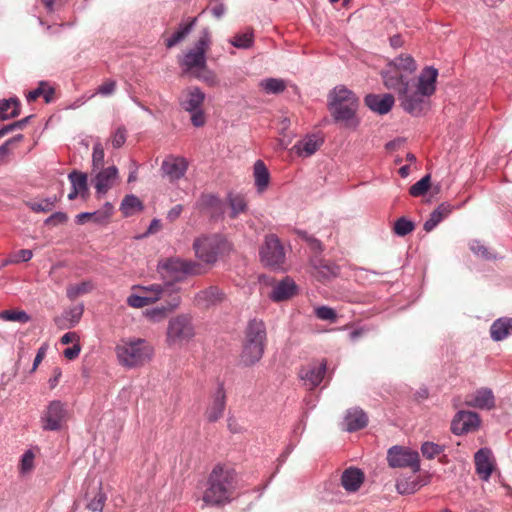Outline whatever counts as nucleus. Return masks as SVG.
<instances>
[{"label": "nucleus", "instance_id": "1", "mask_svg": "<svg viewBox=\"0 0 512 512\" xmlns=\"http://www.w3.org/2000/svg\"><path fill=\"white\" fill-rule=\"evenodd\" d=\"M359 105V98L344 85L334 87L328 94V109L332 118L345 128L355 130L360 125L357 117Z\"/></svg>", "mask_w": 512, "mask_h": 512}, {"label": "nucleus", "instance_id": "2", "mask_svg": "<svg viewBox=\"0 0 512 512\" xmlns=\"http://www.w3.org/2000/svg\"><path fill=\"white\" fill-rule=\"evenodd\" d=\"M236 471L224 464L211 470L202 500L208 506H219L229 502L236 488Z\"/></svg>", "mask_w": 512, "mask_h": 512}, {"label": "nucleus", "instance_id": "3", "mask_svg": "<svg viewBox=\"0 0 512 512\" xmlns=\"http://www.w3.org/2000/svg\"><path fill=\"white\" fill-rule=\"evenodd\" d=\"M267 340L266 326L262 320L251 319L246 327L240 362L245 367L258 363L264 354Z\"/></svg>", "mask_w": 512, "mask_h": 512}, {"label": "nucleus", "instance_id": "4", "mask_svg": "<svg viewBox=\"0 0 512 512\" xmlns=\"http://www.w3.org/2000/svg\"><path fill=\"white\" fill-rule=\"evenodd\" d=\"M195 256L205 264H215L220 256L230 250L227 239L219 234L201 235L193 242Z\"/></svg>", "mask_w": 512, "mask_h": 512}, {"label": "nucleus", "instance_id": "5", "mask_svg": "<svg viewBox=\"0 0 512 512\" xmlns=\"http://www.w3.org/2000/svg\"><path fill=\"white\" fill-rule=\"evenodd\" d=\"M119 363L126 368L143 365L151 357L152 350L143 339L122 341L115 348Z\"/></svg>", "mask_w": 512, "mask_h": 512}, {"label": "nucleus", "instance_id": "6", "mask_svg": "<svg viewBox=\"0 0 512 512\" xmlns=\"http://www.w3.org/2000/svg\"><path fill=\"white\" fill-rule=\"evenodd\" d=\"M158 269L176 282L183 281L187 276L205 273V268L199 262L179 257L167 258L158 264Z\"/></svg>", "mask_w": 512, "mask_h": 512}, {"label": "nucleus", "instance_id": "7", "mask_svg": "<svg viewBox=\"0 0 512 512\" xmlns=\"http://www.w3.org/2000/svg\"><path fill=\"white\" fill-rule=\"evenodd\" d=\"M260 261L265 267L273 270L281 269L286 260L282 242L276 234H267L259 249Z\"/></svg>", "mask_w": 512, "mask_h": 512}, {"label": "nucleus", "instance_id": "8", "mask_svg": "<svg viewBox=\"0 0 512 512\" xmlns=\"http://www.w3.org/2000/svg\"><path fill=\"white\" fill-rule=\"evenodd\" d=\"M430 97L428 94H423V91L417 87L412 89L409 84L398 98L405 112L414 117H420L430 109Z\"/></svg>", "mask_w": 512, "mask_h": 512}, {"label": "nucleus", "instance_id": "9", "mask_svg": "<svg viewBox=\"0 0 512 512\" xmlns=\"http://www.w3.org/2000/svg\"><path fill=\"white\" fill-rule=\"evenodd\" d=\"M195 335L191 317L177 315L170 319L167 327V343L169 345H182L190 341Z\"/></svg>", "mask_w": 512, "mask_h": 512}, {"label": "nucleus", "instance_id": "10", "mask_svg": "<svg viewBox=\"0 0 512 512\" xmlns=\"http://www.w3.org/2000/svg\"><path fill=\"white\" fill-rule=\"evenodd\" d=\"M387 461L391 468H410L413 473L420 471V456L415 450L395 445L387 451Z\"/></svg>", "mask_w": 512, "mask_h": 512}, {"label": "nucleus", "instance_id": "11", "mask_svg": "<svg viewBox=\"0 0 512 512\" xmlns=\"http://www.w3.org/2000/svg\"><path fill=\"white\" fill-rule=\"evenodd\" d=\"M194 208L199 213L207 215L211 221L222 219L225 212L224 202L214 193H201Z\"/></svg>", "mask_w": 512, "mask_h": 512}, {"label": "nucleus", "instance_id": "12", "mask_svg": "<svg viewBox=\"0 0 512 512\" xmlns=\"http://www.w3.org/2000/svg\"><path fill=\"white\" fill-rule=\"evenodd\" d=\"M188 167L189 162L185 157L169 154L161 163L160 174L170 183H175L185 176Z\"/></svg>", "mask_w": 512, "mask_h": 512}, {"label": "nucleus", "instance_id": "13", "mask_svg": "<svg viewBox=\"0 0 512 512\" xmlns=\"http://www.w3.org/2000/svg\"><path fill=\"white\" fill-rule=\"evenodd\" d=\"M67 415L66 405L60 400L51 401L41 416L42 428L45 431H59Z\"/></svg>", "mask_w": 512, "mask_h": 512}, {"label": "nucleus", "instance_id": "14", "mask_svg": "<svg viewBox=\"0 0 512 512\" xmlns=\"http://www.w3.org/2000/svg\"><path fill=\"white\" fill-rule=\"evenodd\" d=\"M481 420L478 413L473 411H458L451 422V431L454 435L461 436L477 430Z\"/></svg>", "mask_w": 512, "mask_h": 512}, {"label": "nucleus", "instance_id": "15", "mask_svg": "<svg viewBox=\"0 0 512 512\" xmlns=\"http://www.w3.org/2000/svg\"><path fill=\"white\" fill-rule=\"evenodd\" d=\"M226 299L224 291L215 285H211L197 292L194 296V302L198 307L210 308L221 304Z\"/></svg>", "mask_w": 512, "mask_h": 512}, {"label": "nucleus", "instance_id": "16", "mask_svg": "<svg viewBox=\"0 0 512 512\" xmlns=\"http://www.w3.org/2000/svg\"><path fill=\"white\" fill-rule=\"evenodd\" d=\"M225 407L226 392L223 383H219L205 412L207 420L211 423L219 420L224 413Z\"/></svg>", "mask_w": 512, "mask_h": 512}, {"label": "nucleus", "instance_id": "17", "mask_svg": "<svg viewBox=\"0 0 512 512\" xmlns=\"http://www.w3.org/2000/svg\"><path fill=\"white\" fill-rule=\"evenodd\" d=\"M365 105L379 115L387 114L394 106L395 98L390 93L368 94L364 98Z\"/></svg>", "mask_w": 512, "mask_h": 512}, {"label": "nucleus", "instance_id": "18", "mask_svg": "<svg viewBox=\"0 0 512 512\" xmlns=\"http://www.w3.org/2000/svg\"><path fill=\"white\" fill-rule=\"evenodd\" d=\"M492 457V451L487 447L480 448L474 455L476 472L484 481H488L493 472Z\"/></svg>", "mask_w": 512, "mask_h": 512}, {"label": "nucleus", "instance_id": "19", "mask_svg": "<svg viewBox=\"0 0 512 512\" xmlns=\"http://www.w3.org/2000/svg\"><path fill=\"white\" fill-rule=\"evenodd\" d=\"M326 369V362L322 361L320 364H312L302 368L299 376L304 381V384L312 390L322 382Z\"/></svg>", "mask_w": 512, "mask_h": 512}, {"label": "nucleus", "instance_id": "20", "mask_svg": "<svg viewBox=\"0 0 512 512\" xmlns=\"http://www.w3.org/2000/svg\"><path fill=\"white\" fill-rule=\"evenodd\" d=\"M298 292V286L295 281L290 277H285L279 281L270 293V299L274 302L286 301Z\"/></svg>", "mask_w": 512, "mask_h": 512}, {"label": "nucleus", "instance_id": "21", "mask_svg": "<svg viewBox=\"0 0 512 512\" xmlns=\"http://www.w3.org/2000/svg\"><path fill=\"white\" fill-rule=\"evenodd\" d=\"M118 178V169L116 166H109L101 169L94 178V186L98 195H104L112 187L114 181Z\"/></svg>", "mask_w": 512, "mask_h": 512}, {"label": "nucleus", "instance_id": "22", "mask_svg": "<svg viewBox=\"0 0 512 512\" xmlns=\"http://www.w3.org/2000/svg\"><path fill=\"white\" fill-rule=\"evenodd\" d=\"M310 264L315 273L324 280L337 277L340 273V267L338 265L324 260L319 255L312 256L310 258Z\"/></svg>", "mask_w": 512, "mask_h": 512}, {"label": "nucleus", "instance_id": "23", "mask_svg": "<svg viewBox=\"0 0 512 512\" xmlns=\"http://www.w3.org/2000/svg\"><path fill=\"white\" fill-rule=\"evenodd\" d=\"M184 72H190L194 69L205 70L207 67L206 55L193 49L188 50L179 61Z\"/></svg>", "mask_w": 512, "mask_h": 512}, {"label": "nucleus", "instance_id": "24", "mask_svg": "<svg viewBox=\"0 0 512 512\" xmlns=\"http://www.w3.org/2000/svg\"><path fill=\"white\" fill-rule=\"evenodd\" d=\"M438 76V70L433 66L425 67L418 78L416 87L423 91V94L432 96L436 91V80Z\"/></svg>", "mask_w": 512, "mask_h": 512}, {"label": "nucleus", "instance_id": "25", "mask_svg": "<svg viewBox=\"0 0 512 512\" xmlns=\"http://www.w3.org/2000/svg\"><path fill=\"white\" fill-rule=\"evenodd\" d=\"M453 209L454 206L448 202L439 204L437 208L431 212L429 218L424 222L423 229L426 232H431L439 223L452 213Z\"/></svg>", "mask_w": 512, "mask_h": 512}, {"label": "nucleus", "instance_id": "26", "mask_svg": "<svg viewBox=\"0 0 512 512\" xmlns=\"http://www.w3.org/2000/svg\"><path fill=\"white\" fill-rule=\"evenodd\" d=\"M364 480L363 472L354 467L344 470L341 476V484L348 492H356Z\"/></svg>", "mask_w": 512, "mask_h": 512}, {"label": "nucleus", "instance_id": "27", "mask_svg": "<svg viewBox=\"0 0 512 512\" xmlns=\"http://www.w3.org/2000/svg\"><path fill=\"white\" fill-rule=\"evenodd\" d=\"M180 304L179 295L175 294L172 298L167 301L166 304H161L159 306L147 309L145 311V315L148 319L158 322L162 320L166 315L177 308Z\"/></svg>", "mask_w": 512, "mask_h": 512}, {"label": "nucleus", "instance_id": "28", "mask_svg": "<svg viewBox=\"0 0 512 512\" xmlns=\"http://www.w3.org/2000/svg\"><path fill=\"white\" fill-rule=\"evenodd\" d=\"M468 404L479 409L491 410L495 407V397L490 388H480L476 390Z\"/></svg>", "mask_w": 512, "mask_h": 512}, {"label": "nucleus", "instance_id": "29", "mask_svg": "<svg viewBox=\"0 0 512 512\" xmlns=\"http://www.w3.org/2000/svg\"><path fill=\"white\" fill-rule=\"evenodd\" d=\"M197 22V18H190L186 22H181L177 30L165 40L168 49L182 42L193 30Z\"/></svg>", "mask_w": 512, "mask_h": 512}, {"label": "nucleus", "instance_id": "30", "mask_svg": "<svg viewBox=\"0 0 512 512\" xmlns=\"http://www.w3.org/2000/svg\"><path fill=\"white\" fill-rule=\"evenodd\" d=\"M254 183L257 193L262 194L269 185L270 173L262 160H257L253 166Z\"/></svg>", "mask_w": 512, "mask_h": 512}, {"label": "nucleus", "instance_id": "31", "mask_svg": "<svg viewBox=\"0 0 512 512\" xmlns=\"http://www.w3.org/2000/svg\"><path fill=\"white\" fill-rule=\"evenodd\" d=\"M382 78L384 85L387 89L395 90L398 92V96L407 88L410 84V80L406 76H403L398 71H386L382 72Z\"/></svg>", "mask_w": 512, "mask_h": 512}, {"label": "nucleus", "instance_id": "32", "mask_svg": "<svg viewBox=\"0 0 512 512\" xmlns=\"http://www.w3.org/2000/svg\"><path fill=\"white\" fill-rule=\"evenodd\" d=\"M512 333V318L501 317L495 320L490 327L492 340L499 342Z\"/></svg>", "mask_w": 512, "mask_h": 512}, {"label": "nucleus", "instance_id": "33", "mask_svg": "<svg viewBox=\"0 0 512 512\" xmlns=\"http://www.w3.org/2000/svg\"><path fill=\"white\" fill-rule=\"evenodd\" d=\"M368 417L361 409L349 410L344 418L345 429L349 432L357 431L367 425Z\"/></svg>", "mask_w": 512, "mask_h": 512}, {"label": "nucleus", "instance_id": "34", "mask_svg": "<svg viewBox=\"0 0 512 512\" xmlns=\"http://www.w3.org/2000/svg\"><path fill=\"white\" fill-rule=\"evenodd\" d=\"M204 100V92L199 87H192L188 90L187 98L181 102V107L187 112L202 109Z\"/></svg>", "mask_w": 512, "mask_h": 512}, {"label": "nucleus", "instance_id": "35", "mask_svg": "<svg viewBox=\"0 0 512 512\" xmlns=\"http://www.w3.org/2000/svg\"><path fill=\"white\" fill-rule=\"evenodd\" d=\"M21 103L17 97L0 100V119L8 120L20 114Z\"/></svg>", "mask_w": 512, "mask_h": 512}, {"label": "nucleus", "instance_id": "36", "mask_svg": "<svg viewBox=\"0 0 512 512\" xmlns=\"http://www.w3.org/2000/svg\"><path fill=\"white\" fill-rule=\"evenodd\" d=\"M320 143L315 135H309L305 139L297 142L293 150L299 156H311L319 149Z\"/></svg>", "mask_w": 512, "mask_h": 512}, {"label": "nucleus", "instance_id": "37", "mask_svg": "<svg viewBox=\"0 0 512 512\" xmlns=\"http://www.w3.org/2000/svg\"><path fill=\"white\" fill-rule=\"evenodd\" d=\"M227 202L231 209L229 214L231 219H235L247 211V201L242 194L229 192L227 194Z\"/></svg>", "mask_w": 512, "mask_h": 512}, {"label": "nucleus", "instance_id": "38", "mask_svg": "<svg viewBox=\"0 0 512 512\" xmlns=\"http://www.w3.org/2000/svg\"><path fill=\"white\" fill-rule=\"evenodd\" d=\"M120 210L125 217H131L144 210L142 201L134 194L126 195L121 204Z\"/></svg>", "mask_w": 512, "mask_h": 512}, {"label": "nucleus", "instance_id": "39", "mask_svg": "<svg viewBox=\"0 0 512 512\" xmlns=\"http://www.w3.org/2000/svg\"><path fill=\"white\" fill-rule=\"evenodd\" d=\"M390 67H393L396 71L400 73V71L406 73H413L417 66L414 58L409 54H401L395 57L390 63Z\"/></svg>", "mask_w": 512, "mask_h": 512}, {"label": "nucleus", "instance_id": "40", "mask_svg": "<svg viewBox=\"0 0 512 512\" xmlns=\"http://www.w3.org/2000/svg\"><path fill=\"white\" fill-rule=\"evenodd\" d=\"M426 485V482L417 478H402L396 482V490L401 495H410L417 492L421 487Z\"/></svg>", "mask_w": 512, "mask_h": 512}, {"label": "nucleus", "instance_id": "41", "mask_svg": "<svg viewBox=\"0 0 512 512\" xmlns=\"http://www.w3.org/2000/svg\"><path fill=\"white\" fill-rule=\"evenodd\" d=\"M259 87L266 94H280L286 89V82L280 78H265L259 82Z\"/></svg>", "mask_w": 512, "mask_h": 512}, {"label": "nucleus", "instance_id": "42", "mask_svg": "<svg viewBox=\"0 0 512 512\" xmlns=\"http://www.w3.org/2000/svg\"><path fill=\"white\" fill-rule=\"evenodd\" d=\"M68 179L71 182V187L79 190L81 196L85 197L89 190L87 174L73 170L68 174Z\"/></svg>", "mask_w": 512, "mask_h": 512}, {"label": "nucleus", "instance_id": "43", "mask_svg": "<svg viewBox=\"0 0 512 512\" xmlns=\"http://www.w3.org/2000/svg\"><path fill=\"white\" fill-rule=\"evenodd\" d=\"M94 288V283L91 280H86L81 283L69 285L66 289V295L70 300H74L80 295L90 293Z\"/></svg>", "mask_w": 512, "mask_h": 512}, {"label": "nucleus", "instance_id": "44", "mask_svg": "<svg viewBox=\"0 0 512 512\" xmlns=\"http://www.w3.org/2000/svg\"><path fill=\"white\" fill-rule=\"evenodd\" d=\"M229 43L238 49H249L254 44V33L252 29H247L243 33L236 34Z\"/></svg>", "mask_w": 512, "mask_h": 512}, {"label": "nucleus", "instance_id": "45", "mask_svg": "<svg viewBox=\"0 0 512 512\" xmlns=\"http://www.w3.org/2000/svg\"><path fill=\"white\" fill-rule=\"evenodd\" d=\"M59 198L57 196L47 197L40 202H28L27 206L34 212L40 213V212H49L51 211L56 203L58 202Z\"/></svg>", "mask_w": 512, "mask_h": 512}, {"label": "nucleus", "instance_id": "46", "mask_svg": "<svg viewBox=\"0 0 512 512\" xmlns=\"http://www.w3.org/2000/svg\"><path fill=\"white\" fill-rule=\"evenodd\" d=\"M414 229V222L403 216L395 221L393 231L397 236L404 237L410 234Z\"/></svg>", "mask_w": 512, "mask_h": 512}, {"label": "nucleus", "instance_id": "47", "mask_svg": "<svg viewBox=\"0 0 512 512\" xmlns=\"http://www.w3.org/2000/svg\"><path fill=\"white\" fill-rule=\"evenodd\" d=\"M421 453L423 457L428 460L434 459L436 456L440 455L445 450L444 445H439L437 443L431 441H425L421 445Z\"/></svg>", "mask_w": 512, "mask_h": 512}, {"label": "nucleus", "instance_id": "48", "mask_svg": "<svg viewBox=\"0 0 512 512\" xmlns=\"http://www.w3.org/2000/svg\"><path fill=\"white\" fill-rule=\"evenodd\" d=\"M430 185H431V176H430V174H426L419 181H417L415 184H413L410 187L409 193L413 197L423 196L429 190Z\"/></svg>", "mask_w": 512, "mask_h": 512}, {"label": "nucleus", "instance_id": "49", "mask_svg": "<svg viewBox=\"0 0 512 512\" xmlns=\"http://www.w3.org/2000/svg\"><path fill=\"white\" fill-rule=\"evenodd\" d=\"M0 319L5 321H15L20 323H27L30 321V315L23 310H4L0 312Z\"/></svg>", "mask_w": 512, "mask_h": 512}, {"label": "nucleus", "instance_id": "50", "mask_svg": "<svg viewBox=\"0 0 512 512\" xmlns=\"http://www.w3.org/2000/svg\"><path fill=\"white\" fill-rule=\"evenodd\" d=\"M106 500L107 496L102 491V484L100 482L97 493L87 504V509L93 512H100L103 510Z\"/></svg>", "mask_w": 512, "mask_h": 512}, {"label": "nucleus", "instance_id": "51", "mask_svg": "<svg viewBox=\"0 0 512 512\" xmlns=\"http://www.w3.org/2000/svg\"><path fill=\"white\" fill-rule=\"evenodd\" d=\"M84 312V305L71 307L63 313V319L69 321V327H74L79 323Z\"/></svg>", "mask_w": 512, "mask_h": 512}, {"label": "nucleus", "instance_id": "52", "mask_svg": "<svg viewBox=\"0 0 512 512\" xmlns=\"http://www.w3.org/2000/svg\"><path fill=\"white\" fill-rule=\"evenodd\" d=\"M298 235L302 240H304L307 243L312 252L320 256V254L323 251V244L319 239H317L316 237H314L313 235L309 234L306 231H299Z\"/></svg>", "mask_w": 512, "mask_h": 512}, {"label": "nucleus", "instance_id": "53", "mask_svg": "<svg viewBox=\"0 0 512 512\" xmlns=\"http://www.w3.org/2000/svg\"><path fill=\"white\" fill-rule=\"evenodd\" d=\"M154 302H156L155 297H147L143 293L131 294L127 297V304L133 308H142Z\"/></svg>", "mask_w": 512, "mask_h": 512}, {"label": "nucleus", "instance_id": "54", "mask_svg": "<svg viewBox=\"0 0 512 512\" xmlns=\"http://www.w3.org/2000/svg\"><path fill=\"white\" fill-rule=\"evenodd\" d=\"M470 250L478 257L485 260L495 259L496 256L492 254L488 248L483 245L479 240H472L469 243Z\"/></svg>", "mask_w": 512, "mask_h": 512}, {"label": "nucleus", "instance_id": "55", "mask_svg": "<svg viewBox=\"0 0 512 512\" xmlns=\"http://www.w3.org/2000/svg\"><path fill=\"white\" fill-rule=\"evenodd\" d=\"M140 290L147 297H155L158 301L170 288V286L163 287L160 284H152L149 286H140Z\"/></svg>", "mask_w": 512, "mask_h": 512}, {"label": "nucleus", "instance_id": "56", "mask_svg": "<svg viewBox=\"0 0 512 512\" xmlns=\"http://www.w3.org/2000/svg\"><path fill=\"white\" fill-rule=\"evenodd\" d=\"M24 136L22 134H17L13 136L12 138L6 140L1 146H0V161L3 162L6 160V158L10 155L12 147L16 145L17 143L21 142L23 140Z\"/></svg>", "mask_w": 512, "mask_h": 512}, {"label": "nucleus", "instance_id": "57", "mask_svg": "<svg viewBox=\"0 0 512 512\" xmlns=\"http://www.w3.org/2000/svg\"><path fill=\"white\" fill-rule=\"evenodd\" d=\"M210 43H211L210 32H209L208 28H205L201 31L200 37L192 49L197 52H202L203 55H206V51L209 48Z\"/></svg>", "mask_w": 512, "mask_h": 512}, {"label": "nucleus", "instance_id": "58", "mask_svg": "<svg viewBox=\"0 0 512 512\" xmlns=\"http://www.w3.org/2000/svg\"><path fill=\"white\" fill-rule=\"evenodd\" d=\"M315 315L320 320H326L332 323L336 322L338 318L336 311L328 306H319L315 308Z\"/></svg>", "mask_w": 512, "mask_h": 512}, {"label": "nucleus", "instance_id": "59", "mask_svg": "<svg viewBox=\"0 0 512 512\" xmlns=\"http://www.w3.org/2000/svg\"><path fill=\"white\" fill-rule=\"evenodd\" d=\"M32 117H33L32 115H29L25 118H22L20 120L14 121L13 123H10L8 125L1 127L0 128V138L14 130L23 129L28 124V122L30 121V119Z\"/></svg>", "mask_w": 512, "mask_h": 512}, {"label": "nucleus", "instance_id": "60", "mask_svg": "<svg viewBox=\"0 0 512 512\" xmlns=\"http://www.w3.org/2000/svg\"><path fill=\"white\" fill-rule=\"evenodd\" d=\"M104 157L105 153L102 144L100 142L95 143L92 152V164L95 169L103 167Z\"/></svg>", "mask_w": 512, "mask_h": 512}, {"label": "nucleus", "instance_id": "61", "mask_svg": "<svg viewBox=\"0 0 512 512\" xmlns=\"http://www.w3.org/2000/svg\"><path fill=\"white\" fill-rule=\"evenodd\" d=\"M127 139V130L124 126H119L111 137L112 146L115 149L122 147Z\"/></svg>", "mask_w": 512, "mask_h": 512}, {"label": "nucleus", "instance_id": "62", "mask_svg": "<svg viewBox=\"0 0 512 512\" xmlns=\"http://www.w3.org/2000/svg\"><path fill=\"white\" fill-rule=\"evenodd\" d=\"M68 221V215L65 212L57 211L52 213L48 218L45 219V225H60Z\"/></svg>", "mask_w": 512, "mask_h": 512}, {"label": "nucleus", "instance_id": "63", "mask_svg": "<svg viewBox=\"0 0 512 512\" xmlns=\"http://www.w3.org/2000/svg\"><path fill=\"white\" fill-rule=\"evenodd\" d=\"M116 89V82L114 80H108L97 88V94L102 96H110Z\"/></svg>", "mask_w": 512, "mask_h": 512}, {"label": "nucleus", "instance_id": "64", "mask_svg": "<svg viewBox=\"0 0 512 512\" xmlns=\"http://www.w3.org/2000/svg\"><path fill=\"white\" fill-rule=\"evenodd\" d=\"M34 454L31 450H27L21 457V470L26 472L33 467Z\"/></svg>", "mask_w": 512, "mask_h": 512}]
</instances>
